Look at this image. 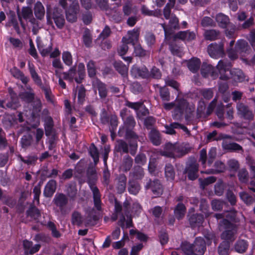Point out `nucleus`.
Wrapping results in <instances>:
<instances>
[{"instance_id": "obj_33", "label": "nucleus", "mask_w": 255, "mask_h": 255, "mask_svg": "<svg viewBox=\"0 0 255 255\" xmlns=\"http://www.w3.org/2000/svg\"><path fill=\"white\" fill-rule=\"evenodd\" d=\"M175 144L167 143L165 144L163 150L160 152L161 155L168 157L175 158Z\"/></svg>"}, {"instance_id": "obj_61", "label": "nucleus", "mask_w": 255, "mask_h": 255, "mask_svg": "<svg viewBox=\"0 0 255 255\" xmlns=\"http://www.w3.org/2000/svg\"><path fill=\"white\" fill-rule=\"evenodd\" d=\"M97 87L101 98L105 99L107 96V89L106 85L101 82H99L97 83Z\"/></svg>"}, {"instance_id": "obj_47", "label": "nucleus", "mask_w": 255, "mask_h": 255, "mask_svg": "<svg viewBox=\"0 0 255 255\" xmlns=\"http://www.w3.org/2000/svg\"><path fill=\"white\" fill-rule=\"evenodd\" d=\"M186 210V207L183 204L178 203L175 207L174 211L176 218L178 220L181 219L184 216Z\"/></svg>"}, {"instance_id": "obj_44", "label": "nucleus", "mask_w": 255, "mask_h": 255, "mask_svg": "<svg viewBox=\"0 0 255 255\" xmlns=\"http://www.w3.org/2000/svg\"><path fill=\"white\" fill-rule=\"evenodd\" d=\"M132 164V159L128 155L125 156L121 165V169L124 172H127L131 169Z\"/></svg>"}, {"instance_id": "obj_60", "label": "nucleus", "mask_w": 255, "mask_h": 255, "mask_svg": "<svg viewBox=\"0 0 255 255\" xmlns=\"http://www.w3.org/2000/svg\"><path fill=\"white\" fill-rule=\"evenodd\" d=\"M209 207L207 201L205 199H201L200 201V210L203 213L206 217L210 215Z\"/></svg>"}, {"instance_id": "obj_18", "label": "nucleus", "mask_w": 255, "mask_h": 255, "mask_svg": "<svg viewBox=\"0 0 255 255\" xmlns=\"http://www.w3.org/2000/svg\"><path fill=\"white\" fill-rule=\"evenodd\" d=\"M193 254L195 255H203L205 253L206 247V243L203 238L197 237L193 244Z\"/></svg>"}, {"instance_id": "obj_24", "label": "nucleus", "mask_w": 255, "mask_h": 255, "mask_svg": "<svg viewBox=\"0 0 255 255\" xmlns=\"http://www.w3.org/2000/svg\"><path fill=\"white\" fill-rule=\"evenodd\" d=\"M10 99L6 100L4 103V109H16L19 106L18 99L15 93L9 92Z\"/></svg>"}, {"instance_id": "obj_52", "label": "nucleus", "mask_w": 255, "mask_h": 255, "mask_svg": "<svg viewBox=\"0 0 255 255\" xmlns=\"http://www.w3.org/2000/svg\"><path fill=\"white\" fill-rule=\"evenodd\" d=\"M12 26L17 33H20V29L15 15L12 14L8 17V21L6 26Z\"/></svg>"}, {"instance_id": "obj_51", "label": "nucleus", "mask_w": 255, "mask_h": 255, "mask_svg": "<svg viewBox=\"0 0 255 255\" xmlns=\"http://www.w3.org/2000/svg\"><path fill=\"white\" fill-rule=\"evenodd\" d=\"M71 223L74 225L80 226L83 223V217L78 211H75L71 216Z\"/></svg>"}, {"instance_id": "obj_36", "label": "nucleus", "mask_w": 255, "mask_h": 255, "mask_svg": "<svg viewBox=\"0 0 255 255\" xmlns=\"http://www.w3.org/2000/svg\"><path fill=\"white\" fill-rule=\"evenodd\" d=\"M140 185L139 183L133 179H129L128 182V192L133 195H136L140 190Z\"/></svg>"}, {"instance_id": "obj_63", "label": "nucleus", "mask_w": 255, "mask_h": 255, "mask_svg": "<svg viewBox=\"0 0 255 255\" xmlns=\"http://www.w3.org/2000/svg\"><path fill=\"white\" fill-rule=\"evenodd\" d=\"M150 212L154 217L155 219L162 218L163 210L160 206H156L150 209Z\"/></svg>"}, {"instance_id": "obj_17", "label": "nucleus", "mask_w": 255, "mask_h": 255, "mask_svg": "<svg viewBox=\"0 0 255 255\" xmlns=\"http://www.w3.org/2000/svg\"><path fill=\"white\" fill-rule=\"evenodd\" d=\"M130 73L135 78L141 77L148 79V69L145 66L138 67L136 65H133L130 70Z\"/></svg>"}, {"instance_id": "obj_8", "label": "nucleus", "mask_w": 255, "mask_h": 255, "mask_svg": "<svg viewBox=\"0 0 255 255\" xmlns=\"http://www.w3.org/2000/svg\"><path fill=\"white\" fill-rule=\"evenodd\" d=\"M124 136H125V138L127 139L132 141V142L129 144V152L132 155H134L136 152L137 148V141L138 140L140 142L143 141V137L138 136L133 130V129L125 130V134Z\"/></svg>"}, {"instance_id": "obj_35", "label": "nucleus", "mask_w": 255, "mask_h": 255, "mask_svg": "<svg viewBox=\"0 0 255 255\" xmlns=\"http://www.w3.org/2000/svg\"><path fill=\"white\" fill-rule=\"evenodd\" d=\"M34 12L36 17L40 20L42 19L45 15V8L40 1H37L34 7Z\"/></svg>"}, {"instance_id": "obj_31", "label": "nucleus", "mask_w": 255, "mask_h": 255, "mask_svg": "<svg viewBox=\"0 0 255 255\" xmlns=\"http://www.w3.org/2000/svg\"><path fill=\"white\" fill-rule=\"evenodd\" d=\"M249 247V243L247 240L239 239L234 245L236 252L243 254L246 252Z\"/></svg>"}, {"instance_id": "obj_50", "label": "nucleus", "mask_w": 255, "mask_h": 255, "mask_svg": "<svg viewBox=\"0 0 255 255\" xmlns=\"http://www.w3.org/2000/svg\"><path fill=\"white\" fill-rule=\"evenodd\" d=\"M249 48L248 43L244 40H239L236 43L235 48L239 54L242 55L246 53Z\"/></svg>"}, {"instance_id": "obj_26", "label": "nucleus", "mask_w": 255, "mask_h": 255, "mask_svg": "<svg viewBox=\"0 0 255 255\" xmlns=\"http://www.w3.org/2000/svg\"><path fill=\"white\" fill-rule=\"evenodd\" d=\"M57 183L55 180H49L45 186L43 195L47 198L51 197L56 189Z\"/></svg>"}, {"instance_id": "obj_62", "label": "nucleus", "mask_w": 255, "mask_h": 255, "mask_svg": "<svg viewBox=\"0 0 255 255\" xmlns=\"http://www.w3.org/2000/svg\"><path fill=\"white\" fill-rule=\"evenodd\" d=\"M206 110V103L203 100H201L198 102V107L197 109V116L198 118L204 117L206 115L205 114Z\"/></svg>"}, {"instance_id": "obj_10", "label": "nucleus", "mask_w": 255, "mask_h": 255, "mask_svg": "<svg viewBox=\"0 0 255 255\" xmlns=\"http://www.w3.org/2000/svg\"><path fill=\"white\" fill-rule=\"evenodd\" d=\"M217 155L216 148L212 147L208 153V158L206 150L203 148L200 151L199 161L201 162L203 167H206V163L207 160L208 166H210L214 161Z\"/></svg>"}, {"instance_id": "obj_54", "label": "nucleus", "mask_w": 255, "mask_h": 255, "mask_svg": "<svg viewBox=\"0 0 255 255\" xmlns=\"http://www.w3.org/2000/svg\"><path fill=\"white\" fill-rule=\"evenodd\" d=\"M27 214L35 220H38L41 217L40 211L35 206H31L27 211Z\"/></svg>"}, {"instance_id": "obj_41", "label": "nucleus", "mask_w": 255, "mask_h": 255, "mask_svg": "<svg viewBox=\"0 0 255 255\" xmlns=\"http://www.w3.org/2000/svg\"><path fill=\"white\" fill-rule=\"evenodd\" d=\"M115 69L123 77L128 75V67L126 66L122 61H116L114 64Z\"/></svg>"}, {"instance_id": "obj_58", "label": "nucleus", "mask_w": 255, "mask_h": 255, "mask_svg": "<svg viewBox=\"0 0 255 255\" xmlns=\"http://www.w3.org/2000/svg\"><path fill=\"white\" fill-rule=\"evenodd\" d=\"M238 176L239 181L242 183H247L249 180V173L245 168H242L239 170Z\"/></svg>"}, {"instance_id": "obj_39", "label": "nucleus", "mask_w": 255, "mask_h": 255, "mask_svg": "<svg viewBox=\"0 0 255 255\" xmlns=\"http://www.w3.org/2000/svg\"><path fill=\"white\" fill-rule=\"evenodd\" d=\"M195 33L194 32L186 30L180 31L176 34V37L183 40L191 41L195 38Z\"/></svg>"}, {"instance_id": "obj_3", "label": "nucleus", "mask_w": 255, "mask_h": 255, "mask_svg": "<svg viewBox=\"0 0 255 255\" xmlns=\"http://www.w3.org/2000/svg\"><path fill=\"white\" fill-rule=\"evenodd\" d=\"M87 183L93 193L94 206L97 210L101 211L102 209L101 195L99 189L95 186V183L97 180V175L95 168L94 167L88 168L87 171Z\"/></svg>"}, {"instance_id": "obj_55", "label": "nucleus", "mask_w": 255, "mask_h": 255, "mask_svg": "<svg viewBox=\"0 0 255 255\" xmlns=\"http://www.w3.org/2000/svg\"><path fill=\"white\" fill-rule=\"evenodd\" d=\"M66 192L67 196L72 200H74L76 197L77 190L75 185L69 184L67 186Z\"/></svg>"}, {"instance_id": "obj_9", "label": "nucleus", "mask_w": 255, "mask_h": 255, "mask_svg": "<svg viewBox=\"0 0 255 255\" xmlns=\"http://www.w3.org/2000/svg\"><path fill=\"white\" fill-rule=\"evenodd\" d=\"M236 108L237 114L240 117L249 122L254 120L255 115L249 106L243 103H238Z\"/></svg>"}, {"instance_id": "obj_32", "label": "nucleus", "mask_w": 255, "mask_h": 255, "mask_svg": "<svg viewBox=\"0 0 255 255\" xmlns=\"http://www.w3.org/2000/svg\"><path fill=\"white\" fill-rule=\"evenodd\" d=\"M216 20L219 26L223 28H226L231 24L228 16L222 13L216 15Z\"/></svg>"}, {"instance_id": "obj_38", "label": "nucleus", "mask_w": 255, "mask_h": 255, "mask_svg": "<svg viewBox=\"0 0 255 255\" xmlns=\"http://www.w3.org/2000/svg\"><path fill=\"white\" fill-rule=\"evenodd\" d=\"M203 221L204 217L200 214H193L189 219L190 224L192 228L200 226Z\"/></svg>"}, {"instance_id": "obj_59", "label": "nucleus", "mask_w": 255, "mask_h": 255, "mask_svg": "<svg viewBox=\"0 0 255 255\" xmlns=\"http://www.w3.org/2000/svg\"><path fill=\"white\" fill-rule=\"evenodd\" d=\"M148 79L150 78L159 79L162 75L160 69L155 66H153L150 71H148Z\"/></svg>"}, {"instance_id": "obj_11", "label": "nucleus", "mask_w": 255, "mask_h": 255, "mask_svg": "<svg viewBox=\"0 0 255 255\" xmlns=\"http://www.w3.org/2000/svg\"><path fill=\"white\" fill-rule=\"evenodd\" d=\"M115 210L117 216L120 215L121 216V221L124 222L125 220V217H128L131 211L130 210V204L128 201L126 200L124 202L123 206H122L120 202L116 200Z\"/></svg>"}, {"instance_id": "obj_7", "label": "nucleus", "mask_w": 255, "mask_h": 255, "mask_svg": "<svg viewBox=\"0 0 255 255\" xmlns=\"http://www.w3.org/2000/svg\"><path fill=\"white\" fill-rule=\"evenodd\" d=\"M129 111L127 109H123L120 113L121 117L124 122V126L120 127L118 135L120 137H123L125 134V130L127 129H133L134 128L136 122L134 117L128 114Z\"/></svg>"}, {"instance_id": "obj_45", "label": "nucleus", "mask_w": 255, "mask_h": 255, "mask_svg": "<svg viewBox=\"0 0 255 255\" xmlns=\"http://www.w3.org/2000/svg\"><path fill=\"white\" fill-rule=\"evenodd\" d=\"M115 148L118 152L123 153H127L128 152V145L124 140L120 139L117 141Z\"/></svg>"}, {"instance_id": "obj_46", "label": "nucleus", "mask_w": 255, "mask_h": 255, "mask_svg": "<svg viewBox=\"0 0 255 255\" xmlns=\"http://www.w3.org/2000/svg\"><path fill=\"white\" fill-rule=\"evenodd\" d=\"M88 152L94 160V162L96 165L99 160V152L98 148L93 143L91 144L88 149Z\"/></svg>"}, {"instance_id": "obj_43", "label": "nucleus", "mask_w": 255, "mask_h": 255, "mask_svg": "<svg viewBox=\"0 0 255 255\" xmlns=\"http://www.w3.org/2000/svg\"><path fill=\"white\" fill-rule=\"evenodd\" d=\"M201 61L199 59L193 58L188 62V67L193 73L197 72L200 68Z\"/></svg>"}, {"instance_id": "obj_64", "label": "nucleus", "mask_w": 255, "mask_h": 255, "mask_svg": "<svg viewBox=\"0 0 255 255\" xmlns=\"http://www.w3.org/2000/svg\"><path fill=\"white\" fill-rule=\"evenodd\" d=\"M144 39L148 47L151 48L155 43V36L151 32L146 33Z\"/></svg>"}, {"instance_id": "obj_5", "label": "nucleus", "mask_w": 255, "mask_h": 255, "mask_svg": "<svg viewBox=\"0 0 255 255\" xmlns=\"http://www.w3.org/2000/svg\"><path fill=\"white\" fill-rule=\"evenodd\" d=\"M59 3L64 9L69 7L66 10V15L67 20L71 22H74L77 20V14L79 11V5L77 0H59Z\"/></svg>"}, {"instance_id": "obj_53", "label": "nucleus", "mask_w": 255, "mask_h": 255, "mask_svg": "<svg viewBox=\"0 0 255 255\" xmlns=\"http://www.w3.org/2000/svg\"><path fill=\"white\" fill-rule=\"evenodd\" d=\"M34 93L30 89L29 91H25L20 93L19 96L20 98L27 103H30L34 99Z\"/></svg>"}, {"instance_id": "obj_22", "label": "nucleus", "mask_w": 255, "mask_h": 255, "mask_svg": "<svg viewBox=\"0 0 255 255\" xmlns=\"http://www.w3.org/2000/svg\"><path fill=\"white\" fill-rule=\"evenodd\" d=\"M19 20L22 26H24L22 21V18L28 20L31 23H34L36 20L33 17L32 9L29 7H24L22 8L21 13H18Z\"/></svg>"}, {"instance_id": "obj_4", "label": "nucleus", "mask_w": 255, "mask_h": 255, "mask_svg": "<svg viewBox=\"0 0 255 255\" xmlns=\"http://www.w3.org/2000/svg\"><path fill=\"white\" fill-rule=\"evenodd\" d=\"M195 106L189 105L184 99H178L175 100V106L174 110L173 118L179 119L185 115L186 118H188L194 112Z\"/></svg>"}, {"instance_id": "obj_20", "label": "nucleus", "mask_w": 255, "mask_h": 255, "mask_svg": "<svg viewBox=\"0 0 255 255\" xmlns=\"http://www.w3.org/2000/svg\"><path fill=\"white\" fill-rule=\"evenodd\" d=\"M41 110V101L39 99L34 100L33 102V111L32 116L36 120L34 121V123L30 124V127L31 128H36L40 124L39 118L37 119V117L39 116V113Z\"/></svg>"}, {"instance_id": "obj_27", "label": "nucleus", "mask_w": 255, "mask_h": 255, "mask_svg": "<svg viewBox=\"0 0 255 255\" xmlns=\"http://www.w3.org/2000/svg\"><path fill=\"white\" fill-rule=\"evenodd\" d=\"M222 146L225 150L238 152H243L242 147L236 142H230L224 139L222 143Z\"/></svg>"}, {"instance_id": "obj_14", "label": "nucleus", "mask_w": 255, "mask_h": 255, "mask_svg": "<svg viewBox=\"0 0 255 255\" xmlns=\"http://www.w3.org/2000/svg\"><path fill=\"white\" fill-rule=\"evenodd\" d=\"M208 52L213 58L217 59L223 57L224 55V45L222 43H211L208 47Z\"/></svg>"}, {"instance_id": "obj_28", "label": "nucleus", "mask_w": 255, "mask_h": 255, "mask_svg": "<svg viewBox=\"0 0 255 255\" xmlns=\"http://www.w3.org/2000/svg\"><path fill=\"white\" fill-rule=\"evenodd\" d=\"M117 181L116 188L118 193L122 194L126 190L127 178L124 174H120L116 179Z\"/></svg>"}, {"instance_id": "obj_42", "label": "nucleus", "mask_w": 255, "mask_h": 255, "mask_svg": "<svg viewBox=\"0 0 255 255\" xmlns=\"http://www.w3.org/2000/svg\"><path fill=\"white\" fill-rule=\"evenodd\" d=\"M10 71L12 76L15 78L20 79L22 83L26 84L28 82V78L17 68L14 67L11 69Z\"/></svg>"}, {"instance_id": "obj_16", "label": "nucleus", "mask_w": 255, "mask_h": 255, "mask_svg": "<svg viewBox=\"0 0 255 255\" xmlns=\"http://www.w3.org/2000/svg\"><path fill=\"white\" fill-rule=\"evenodd\" d=\"M169 19H170L168 25H166L165 23L161 24L166 37L173 30L178 29L179 28V20L176 16H172Z\"/></svg>"}, {"instance_id": "obj_23", "label": "nucleus", "mask_w": 255, "mask_h": 255, "mask_svg": "<svg viewBox=\"0 0 255 255\" xmlns=\"http://www.w3.org/2000/svg\"><path fill=\"white\" fill-rule=\"evenodd\" d=\"M23 246L25 254L27 255L28 254L32 255L37 252L41 247L40 244L33 245L31 241L25 240L23 242Z\"/></svg>"}, {"instance_id": "obj_56", "label": "nucleus", "mask_w": 255, "mask_h": 255, "mask_svg": "<svg viewBox=\"0 0 255 255\" xmlns=\"http://www.w3.org/2000/svg\"><path fill=\"white\" fill-rule=\"evenodd\" d=\"M37 46L38 50L42 56H46L50 54L52 48L51 43H50L47 47H45L43 44L38 43Z\"/></svg>"}, {"instance_id": "obj_49", "label": "nucleus", "mask_w": 255, "mask_h": 255, "mask_svg": "<svg viewBox=\"0 0 255 255\" xmlns=\"http://www.w3.org/2000/svg\"><path fill=\"white\" fill-rule=\"evenodd\" d=\"M150 140L155 145H158L161 143L160 137L159 132L155 129H152L149 134Z\"/></svg>"}, {"instance_id": "obj_1", "label": "nucleus", "mask_w": 255, "mask_h": 255, "mask_svg": "<svg viewBox=\"0 0 255 255\" xmlns=\"http://www.w3.org/2000/svg\"><path fill=\"white\" fill-rule=\"evenodd\" d=\"M214 216L217 220L222 219L219 223L220 229L224 230L221 234V238L229 242H233L236 238L237 227L224 218L233 219L234 218V215L230 216V213L227 212L224 214H216Z\"/></svg>"}, {"instance_id": "obj_29", "label": "nucleus", "mask_w": 255, "mask_h": 255, "mask_svg": "<svg viewBox=\"0 0 255 255\" xmlns=\"http://www.w3.org/2000/svg\"><path fill=\"white\" fill-rule=\"evenodd\" d=\"M133 46V54L135 56L140 58H149L150 56V51L144 49L141 44H135Z\"/></svg>"}, {"instance_id": "obj_48", "label": "nucleus", "mask_w": 255, "mask_h": 255, "mask_svg": "<svg viewBox=\"0 0 255 255\" xmlns=\"http://www.w3.org/2000/svg\"><path fill=\"white\" fill-rule=\"evenodd\" d=\"M165 176L167 180L172 181L175 178V171L174 167L170 163H167L165 165Z\"/></svg>"}, {"instance_id": "obj_19", "label": "nucleus", "mask_w": 255, "mask_h": 255, "mask_svg": "<svg viewBox=\"0 0 255 255\" xmlns=\"http://www.w3.org/2000/svg\"><path fill=\"white\" fill-rule=\"evenodd\" d=\"M201 74L204 77H207L211 76L213 79H216L218 76L219 73L217 68L215 69L211 65L206 63H203L201 67Z\"/></svg>"}, {"instance_id": "obj_37", "label": "nucleus", "mask_w": 255, "mask_h": 255, "mask_svg": "<svg viewBox=\"0 0 255 255\" xmlns=\"http://www.w3.org/2000/svg\"><path fill=\"white\" fill-rule=\"evenodd\" d=\"M204 36L206 40L213 41L220 38V32L219 30L215 29L206 30Z\"/></svg>"}, {"instance_id": "obj_13", "label": "nucleus", "mask_w": 255, "mask_h": 255, "mask_svg": "<svg viewBox=\"0 0 255 255\" xmlns=\"http://www.w3.org/2000/svg\"><path fill=\"white\" fill-rule=\"evenodd\" d=\"M52 203L59 208L61 214H65L66 213L65 208L68 203V198L66 195L62 193H56L53 199Z\"/></svg>"}, {"instance_id": "obj_30", "label": "nucleus", "mask_w": 255, "mask_h": 255, "mask_svg": "<svg viewBox=\"0 0 255 255\" xmlns=\"http://www.w3.org/2000/svg\"><path fill=\"white\" fill-rule=\"evenodd\" d=\"M28 66L30 76L34 83L38 87H40L43 85L41 77L39 76L37 72H36L34 65L33 64L29 62L28 64Z\"/></svg>"}, {"instance_id": "obj_25", "label": "nucleus", "mask_w": 255, "mask_h": 255, "mask_svg": "<svg viewBox=\"0 0 255 255\" xmlns=\"http://www.w3.org/2000/svg\"><path fill=\"white\" fill-rule=\"evenodd\" d=\"M214 167V168L207 169L205 171H201V173L207 174H217L223 172L226 169L225 164L219 160H217L215 162Z\"/></svg>"}, {"instance_id": "obj_34", "label": "nucleus", "mask_w": 255, "mask_h": 255, "mask_svg": "<svg viewBox=\"0 0 255 255\" xmlns=\"http://www.w3.org/2000/svg\"><path fill=\"white\" fill-rule=\"evenodd\" d=\"M175 158L181 157L190 151V148L184 144L175 143Z\"/></svg>"}, {"instance_id": "obj_21", "label": "nucleus", "mask_w": 255, "mask_h": 255, "mask_svg": "<svg viewBox=\"0 0 255 255\" xmlns=\"http://www.w3.org/2000/svg\"><path fill=\"white\" fill-rule=\"evenodd\" d=\"M139 28H135L132 30H129L128 32V38L123 37L122 41L126 42L127 44H131L134 45L137 42H138L139 36Z\"/></svg>"}, {"instance_id": "obj_6", "label": "nucleus", "mask_w": 255, "mask_h": 255, "mask_svg": "<svg viewBox=\"0 0 255 255\" xmlns=\"http://www.w3.org/2000/svg\"><path fill=\"white\" fill-rule=\"evenodd\" d=\"M46 18L49 22L51 18H53L56 26L61 29L65 24V18L63 10L59 8L55 7L52 9L50 5L46 6Z\"/></svg>"}, {"instance_id": "obj_40", "label": "nucleus", "mask_w": 255, "mask_h": 255, "mask_svg": "<svg viewBox=\"0 0 255 255\" xmlns=\"http://www.w3.org/2000/svg\"><path fill=\"white\" fill-rule=\"evenodd\" d=\"M144 173L143 168L140 166H135L133 167L132 171L130 173V176L132 178V179L141 180L144 177Z\"/></svg>"}, {"instance_id": "obj_12", "label": "nucleus", "mask_w": 255, "mask_h": 255, "mask_svg": "<svg viewBox=\"0 0 255 255\" xmlns=\"http://www.w3.org/2000/svg\"><path fill=\"white\" fill-rule=\"evenodd\" d=\"M198 163L195 160H191L187 162L183 173L187 175L189 179L194 180L198 176Z\"/></svg>"}, {"instance_id": "obj_57", "label": "nucleus", "mask_w": 255, "mask_h": 255, "mask_svg": "<svg viewBox=\"0 0 255 255\" xmlns=\"http://www.w3.org/2000/svg\"><path fill=\"white\" fill-rule=\"evenodd\" d=\"M181 248L186 255H191L193 254V244H191L187 242H184L181 244Z\"/></svg>"}, {"instance_id": "obj_2", "label": "nucleus", "mask_w": 255, "mask_h": 255, "mask_svg": "<svg viewBox=\"0 0 255 255\" xmlns=\"http://www.w3.org/2000/svg\"><path fill=\"white\" fill-rule=\"evenodd\" d=\"M231 63L226 60H221L218 62L217 68L220 75V79L227 80L231 78L236 82H241L245 80V75L239 69L231 70Z\"/></svg>"}, {"instance_id": "obj_15", "label": "nucleus", "mask_w": 255, "mask_h": 255, "mask_svg": "<svg viewBox=\"0 0 255 255\" xmlns=\"http://www.w3.org/2000/svg\"><path fill=\"white\" fill-rule=\"evenodd\" d=\"M146 189H151L153 194L156 196H159L162 194L163 188L160 181L155 179L153 181L149 179L145 186Z\"/></svg>"}]
</instances>
